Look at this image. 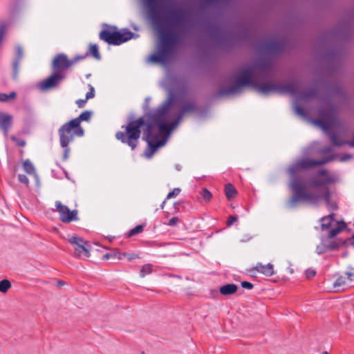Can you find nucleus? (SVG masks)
Segmentation results:
<instances>
[{"label":"nucleus","instance_id":"obj_1","mask_svg":"<svg viewBox=\"0 0 354 354\" xmlns=\"http://www.w3.org/2000/svg\"><path fill=\"white\" fill-rule=\"evenodd\" d=\"M161 44L156 54L150 57V60L153 62L165 64L174 53L175 46L178 43L179 37L177 33H171L161 31L160 34Z\"/></svg>","mask_w":354,"mask_h":354},{"label":"nucleus","instance_id":"obj_2","mask_svg":"<svg viewBox=\"0 0 354 354\" xmlns=\"http://www.w3.org/2000/svg\"><path fill=\"white\" fill-rule=\"evenodd\" d=\"M174 101V95L170 94L153 115L159 131L162 133H170L179 124L176 119L170 123L166 122L170 118V109Z\"/></svg>","mask_w":354,"mask_h":354},{"label":"nucleus","instance_id":"obj_3","mask_svg":"<svg viewBox=\"0 0 354 354\" xmlns=\"http://www.w3.org/2000/svg\"><path fill=\"white\" fill-rule=\"evenodd\" d=\"M144 124L145 120L142 118L131 121L125 127L124 132L118 131L115 133V138L122 143L128 145L132 150H134L140 137V129Z\"/></svg>","mask_w":354,"mask_h":354},{"label":"nucleus","instance_id":"obj_4","mask_svg":"<svg viewBox=\"0 0 354 354\" xmlns=\"http://www.w3.org/2000/svg\"><path fill=\"white\" fill-rule=\"evenodd\" d=\"M59 142L62 147H66L75 137H82L84 130L75 120H71L60 127L58 130Z\"/></svg>","mask_w":354,"mask_h":354},{"label":"nucleus","instance_id":"obj_5","mask_svg":"<svg viewBox=\"0 0 354 354\" xmlns=\"http://www.w3.org/2000/svg\"><path fill=\"white\" fill-rule=\"evenodd\" d=\"M133 36V33L129 30H102L99 34V37L101 40L111 45H120L129 40Z\"/></svg>","mask_w":354,"mask_h":354},{"label":"nucleus","instance_id":"obj_6","mask_svg":"<svg viewBox=\"0 0 354 354\" xmlns=\"http://www.w3.org/2000/svg\"><path fill=\"white\" fill-rule=\"evenodd\" d=\"M67 240L73 246L74 257L86 259L91 256V246L89 242L78 236H69Z\"/></svg>","mask_w":354,"mask_h":354},{"label":"nucleus","instance_id":"obj_7","mask_svg":"<svg viewBox=\"0 0 354 354\" xmlns=\"http://www.w3.org/2000/svg\"><path fill=\"white\" fill-rule=\"evenodd\" d=\"M256 89L263 94H268L270 92H278L281 93H290L296 95L298 92V87L295 84H263L255 85Z\"/></svg>","mask_w":354,"mask_h":354},{"label":"nucleus","instance_id":"obj_8","mask_svg":"<svg viewBox=\"0 0 354 354\" xmlns=\"http://www.w3.org/2000/svg\"><path fill=\"white\" fill-rule=\"evenodd\" d=\"M254 66H249L242 70L240 74L236 76L235 82L236 85L230 88L226 94H232L238 93L241 87L252 85V77L255 71Z\"/></svg>","mask_w":354,"mask_h":354},{"label":"nucleus","instance_id":"obj_9","mask_svg":"<svg viewBox=\"0 0 354 354\" xmlns=\"http://www.w3.org/2000/svg\"><path fill=\"white\" fill-rule=\"evenodd\" d=\"M321 118L315 120V123L320 127L325 132L337 125L338 122L335 111L330 108L321 111Z\"/></svg>","mask_w":354,"mask_h":354},{"label":"nucleus","instance_id":"obj_10","mask_svg":"<svg viewBox=\"0 0 354 354\" xmlns=\"http://www.w3.org/2000/svg\"><path fill=\"white\" fill-rule=\"evenodd\" d=\"M84 57H76L73 59H68L65 54L60 53L57 55L52 62V68L53 71H61L68 69L74 65L79 59Z\"/></svg>","mask_w":354,"mask_h":354},{"label":"nucleus","instance_id":"obj_11","mask_svg":"<svg viewBox=\"0 0 354 354\" xmlns=\"http://www.w3.org/2000/svg\"><path fill=\"white\" fill-rule=\"evenodd\" d=\"M55 207L59 213V219L63 223H68L78 219L77 210H70L66 205L59 201L55 202Z\"/></svg>","mask_w":354,"mask_h":354},{"label":"nucleus","instance_id":"obj_12","mask_svg":"<svg viewBox=\"0 0 354 354\" xmlns=\"http://www.w3.org/2000/svg\"><path fill=\"white\" fill-rule=\"evenodd\" d=\"M65 78V75L61 71H53L46 79L39 83V87L41 91H48L58 86Z\"/></svg>","mask_w":354,"mask_h":354},{"label":"nucleus","instance_id":"obj_13","mask_svg":"<svg viewBox=\"0 0 354 354\" xmlns=\"http://www.w3.org/2000/svg\"><path fill=\"white\" fill-rule=\"evenodd\" d=\"M290 186L295 194L289 201L290 205L292 206L297 201L301 200L306 192L305 190L304 186L296 178L291 181Z\"/></svg>","mask_w":354,"mask_h":354},{"label":"nucleus","instance_id":"obj_14","mask_svg":"<svg viewBox=\"0 0 354 354\" xmlns=\"http://www.w3.org/2000/svg\"><path fill=\"white\" fill-rule=\"evenodd\" d=\"M198 110V106L194 100L183 101L180 104V111L176 120L180 122L185 115L196 113Z\"/></svg>","mask_w":354,"mask_h":354},{"label":"nucleus","instance_id":"obj_15","mask_svg":"<svg viewBox=\"0 0 354 354\" xmlns=\"http://www.w3.org/2000/svg\"><path fill=\"white\" fill-rule=\"evenodd\" d=\"M333 160L332 158H324L320 160H313L309 158H302L297 160L301 169H309L313 167L324 165Z\"/></svg>","mask_w":354,"mask_h":354},{"label":"nucleus","instance_id":"obj_16","mask_svg":"<svg viewBox=\"0 0 354 354\" xmlns=\"http://www.w3.org/2000/svg\"><path fill=\"white\" fill-rule=\"evenodd\" d=\"M151 127L150 124L147 125V141L150 147L151 153L148 155L149 157H151V155L158 149V147L163 146L166 140H161L158 141L154 140L153 136L151 133Z\"/></svg>","mask_w":354,"mask_h":354},{"label":"nucleus","instance_id":"obj_17","mask_svg":"<svg viewBox=\"0 0 354 354\" xmlns=\"http://www.w3.org/2000/svg\"><path fill=\"white\" fill-rule=\"evenodd\" d=\"M12 122V116L11 115L0 112V129L3 131L5 136L8 135Z\"/></svg>","mask_w":354,"mask_h":354},{"label":"nucleus","instance_id":"obj_18","mask_svg":"<svg viewBox=\"0 0 354 354\" xmlns=\"http://www.w3.org/2000/svg\"><path fill=\"white\" fill-rule=\"evenodd\" d=\"M253 270L266 276V277H271L276 274L273 264L270 263L266 265H263L262 263H258L253 268Z\"/></svg>","mask_w":354,"mask_h":354},{"label":"nucleus","instance_id":"obj_19","mask_svg":"<svg viewBox=\"0 0 354 354\" xmlns=\"http://www.w3.org/2000/svg\"><path fill=\"white\" fill-rule=\"evenodd\" d=\"M23 57V50L19 46L17 47V56L12 64L13 77L17 78L19 72V65Z\"/></svg>","mask_w":354,"mask_h":354},{"label":"nucleus","instance_id":"obj_20","mask_svg":"<svg viewBox=\"0 0 354 354\" xmlns=\"http://www.w3.org/2000/svg\"><path fill=\"white\" fill-rule=\"evenodd\" d=\"M333 286L335 288H342V289H345L348 287L352 286V284L348 280L346 274L344 273V275H341L336 279L333 283Z\"/></svg>","mask_w":354,"mask_h":354},{"label":"nucleus","instance_id":"obj_21","mask_svg":"<svg viewBox=\"0 0 354 354\" xmlns=\"http://www.w3.org/2000/svg\"><path fill=\"white\" fill-rule=\"evenodd\" d=\"M238 290V286L234 283H228L221 286L219 292L223 295H230L235 293Z\"/></svg>","mask_w":354,"mask_h":354},{"label":"nucleus","instance_id":"obj_22","mask_svg":"<svg viewBox=\"0 0 354 354\" xmlns=\"http://www.w3.org/2000/svg\"><path fill=\"white\" fill-rule=\"evenodd\" d=\"M321 198V196L312 192H306L301 201L308 202L313 205H317Z\"/></svg>","mask_w":354,"mask_h":354},{"label":"nucleus","instance_id":"obj_23","mask_svg":"<svg viewBox=\"0 0 354 354\" xmlns=\"http://www.w3.org/2000/svg\"><path fill=\"white\" fill-rule=\"evenodd\" d=\"M333 216H334V214H330L328 216H324V217L322 218V219H321V223H322L321 227H322V230H328V229H329L331 227L332 223L334 222Z\"/></svg>","mask_w":354,"mask_h":354},{"label":"nucleus","instance_id":"obj_24","mask_svg":"<svg viewBox=\"0 0 354 354\" xmlns=\"http://www.w3.org/2000/svg\"><path fill=\"white\" fill-rule=\"evenodd\" d=\"M87 54L91 55L97 60H100L101 59L98 46L95 44H91L88 46Z\"/></svg>","mask_w":354,"mask_h":354},{"label":"nucleus","instance_id":"obj_25","mask_svg":"<svg viewBox=\"0 0 354 354\" xmlns=\"http://www.w3.org/2000/svg\"><path fill=\"white\" fill-rule=\"evenodd\" d=\"M225 193L227 198L228 200H231L232 198L236 196L237 191L234 186H233L231 183H228L225 186Z\"/></svg>","mask_w":354,"mask_h":354},{"label":"nucleus","instance_id":"obj_26","mask_svg":"<svg viewBox=\"0 0 354 354\" xmlns=\"http://www.w3.org/2000/svg\"><path fill=\"white\" fill-rule=\"evenodd\" d=\"M91 111H84L77 118H75L73 120H76L77 124H80L82 121L88 122L91 118Z\"/></svg>","mask_w":354,"mask_h":354},{"label":"nucleus","instance_id":"obj_27","mask_svg":"<svg viewBox=\"0 0 354 354\" xmlns=\"http://www.w3.org/2000/svg\"><path fill=\"white\" fill-rule=\"evenodd\" d=\"M23 168L30 175L36 174L35 168L29 160H26L23 162Z\"/></svg>","mask_w":354,"mask_h":354},{"label":"nucleus","instance_id":"obj_28","mask_svg":"<svg viewBox=\"0 0 354 354\" xmlns=\"http://www.w3.org/2000/svg\"><path fill=\"white\" fill-rule=\"evenodd\" d=\"M338 226L336 227L331 228L328 234V238H333L336 235H337L343 229L344 227V223H338Z\"/></svg>","mask_w":354,"mask_h":354},{"label":"nucleus","instance_id":"obj_29","mask_svg":"<svg viewBox=\"0 0 354 354\" xmlns=\"http://www.w3.org/2000/svg\"><path fill=\"white\" fill-rule=\"evenodd\" d=\"M338 226L336 227L331 228L328 234V238H333L336 235H337L343 229L344 227V223H338Z\"/></svg>","mask_w":354,"mask_h":354},{"label":"nucleus","instance_id":"obj_30","mask_svg":"<svg viewBox=\"0 0 354 354\" xmlns=\"http://www.w3.org/2000/svg\"><path fill=\"white\" fill-rule=\"evenodd\" d=\"M152 272V265L150 263H147L142 266L140 271V277H145L147 275L150 274Z\"/></svg>","mask_w":354,"mask_h":354},{"label":"nucleus","instance_id":"obj_31","mask_svg":"<svg viewBox=\"0 0 354 354\" xmlns=\"http://www.w3.org/2000/svg\"><path fill=\"white\" fill-rule=\"evenodd\" d=\"M301 169V168H300L297 161H296L288 168V173L291 177H293Z\"/></svg>","mask_w":354,"mask_h":354},{"label":"nucleus","instance_id":"obj_32","mask_svg":"<svg viewBox=\"0 0 354 354\" xmlns=\"http://www.w3.org/2000/svg\"><path fill=\"white\" fill-rule=\"evenodd\" d=\"M117 257L118 259H122V258H127L129 261L139 258V256L134 253H121L119 252L117 254Z\"/></svg>","mask_w":354,"mask_h":354},{"label":"nucleus","instance_id":"obj_33","mask_svg":"<svg viewBox=\"0 0 354 354\" xmlns=\"http://www.w3.org/2000/svg\"><path fill=\"white\" fill-rule=\"evenodd\" d=\"M11 287V283L8 279H3L0 281V292L6 293Z\"/></svg>","mask_w":354,"mask_h":354},{"label":"nucleus","instance_id":"obj_34","mask_svg":"<svg viewBox=\"0 0 354 354\" xmlns=\"http://www.w3.org/2000/svg\"><path fill=\"white\" fill-rule=\"evenodd\" d=\"M17 96V93L15 92H11L10 94L6 93H0V101L1 102H7L10 100L15 99Z\"/></svg>","mask_w":354,"mask_h":354},{"label":"nucleus","instance_id":"obj_35","mask_svg":"<svg viewBox=\"0 0 354 354\" xmlns=\"http://www.w3.org/2000/svg\"><path fill=\"white\" fill-rule=\"evenodd\" d=\"M143 228H144L143 225H138L136 226L134 228H133L129 231V232L127 234V236L131 237V236H133L139 233H141L143 231Z\"/></svg>","mask_w":354,"mask_h":354},{"label":"nucleus","instance_id":"obj_36","mask_svg":"<svg viewBox=\"0 0 354 354\" xmlns=\"http://www.w3.org/2000/svg\"><path fill=\"white\" fill-rule=\"evenodd\" d=\"M200 194L205 202H209L212 198V193L207 188L203 189Z\"/></svg>","mask_w":354,"mask_h":354},{"label":"nucleus","instance_id":"obj_37","mask_svg":"<svg viewBox=\"0 0 354 354\" xmlns=\"http://www.w3.org/2000/svg\"><path fill=\"white\" fill-rule=\"evenodd\" d=\"M348 276V280L351 283L352 286L354 285V266L348 267V270L345 272Z\"/></svg>","mask_w":354,"mask_h":354},{"label":"nucleus","instance_id":"obj_38","mask_svg":"<svg viewBox=\"0 0 354 354\" xmlns=\"http://www.w3.org/2000/svg\"><path fill=\"white\" fill-rule=\"evenodd\" d=\"M329 136L332 144L334 145L341 146L344 143L338 140L337 136L335 133H330Z\"/></svg>","mask_w":354,"mask_h":354},{"label":"nucleus","instance_id":"obj_39","mask_svg":"<svg viewBox=\"0 0 354 354\" xmlns=\"http://www.w3.org/2000/svg\"><path fill=\"white\" fill-rule=\"evenodd\" d=\"M326 183L323 180L313 179L310 182V185L314 187H319L323 186Z\"/></svg>","mask_w":354,"mask_h":354},{"label":"nucleus","instance_id":"obj_40","mask_svg":"<svg viewBox=\"0 0 354 354\" xmlns=\"http://www.w3.org/2000/svg\"><path fill=\"white\" fill-rule=\"evenodd\" d=\"M180 191L181 190L180 188H174L171 192L168 193L166 198L170 199V198L176 197L177 196L179 195V194L180 193Z\"/></svg>","mask_w":354,"mask_h":354},{"label":"nucleus","instance_id":"obj_41","mask_svg":"<svg viewBox=\"0 0 354 354\" xmlns=\"http://www.w3.org/2000/svg\"><path fill=\"white\" fill-rule=\"evenodd\" d=\"M18 180L20 183L25 184L26 186H28V185H29V180H28V177L24 174H19L18 175Z\"/></svg>","mask_w":354,"mask_h":354},{"label":"nucleus","instance_id":"obj_42","mask_svg":"<svg viewBox=\"0 0 354 354\" xmlns=\"http://www.w3.org/2000/svg\"><path fill=\"white\" fill-rule=\"evenodd\" d=\"M89 86V91L86 94V98L87 100L88 99L93 98L95 96L94 88L91 85Z\"/></svg>","mask_w":354,"mask_h":354},{"label":"nucleus","instance_id":"obj_43","mask_svg":"<svg viewBox=\"0 0 354 354\" xmlns=\"http://www.w3.org/2000/svg\"><path fill=\"white\" fill-rule=\"evenodd\" d=\"M332 248L330 246L324 245V244H321L317 246V250L319 254H322L326 251L328 249H331Z\"/></svg>","mask_w":354,"mask_h":354},{"label":"nucleus","instance_id":"obj_44","mask_svg":"<svg viewBox=\"0 0 354 354\" xmlns=\"http://www.w3.org/2000/svg\"><path fill=\"white\" fill-rule=\"evenodd\" d=\"M315 274L316 271L312 268H308L306 270V276L308 279L313 277Z\"/></svg>","mask_w":354,"mask_h":354},{"label":"nucleus","instance_id":"obj_45","mask_svg":"<svg viewBox=\"0 0 354 354\" xmlns=\"http://www.w3.org/2000/svg\"><path fill=\"white\" fill-rule=\"evenodd\" d=\"M238 219V217L234 215L230 216L227 221V225L230 226L232 225L234 222H236Z\"/></svg>","mask_w":354,"mask_h":354},{"label":"nucleus","instance_id":"obj_46","mask_svg":"<svg viewBox=\"0 0 354 354\" xmlns=\"http://www.w3.org/2000/svg\"><path fill=\"white\" fill-rule=\"evenodd\" d=\"M241 287L245 289L250 290L253 288V284L248 281L241 282Z\"/></svg>","mask_w":354,"mask_h":354},{"label":"nucleus","instance_id":"obj_47","mask_svg":"<svg viewBox=\"0 0 354 354\" xmlns=\"http://www.w3.org/2000/svg\"><path fill=\"white\" fill-rule=\"evenodd\" d=\"M12 140L15 141L19 147H24L26 145V142L24 140L17 139L15 137H12Z\"/></svg>","mask_w":354,"mask_h":354},{"label":"nucleus","instance_id":"obj_48","mask_svg":"<svg viewBox=\"0 0 354 354\" xmlns=\"http://www.w3.org/2000/svg\"><path fill=\"white\" fill-rule=\"evenodd\" d=\"M179 219L178 217H173L171 218L168 223V225L170 226H175L178 223Z\"/></svg>","mask_w":354,"mask_h":354},{"label":"nucleus","instance_id":"obj_49","mask_svg":"<svg viewBox=\"0 0 354 354\" xmlns=\"http://www.w3.org/2000/svg\"><path fill=\"white\" fill-rule=\"evenodd\" d=\"M86 102H87L86 99H84V100L80 99L76 101V104L78 106V107L82 108L84 106Z\"/></svg>","mask_w":354,"mask_h":354},{"label":"nucleus","instance_id":"obj_50","mask_svg":"<svg viewBox=\"0 0 354 354\" xmlns=\"http://www.w3.org/2000/svg\"><path fill=\"white\" fill-rule=\"evenodd\" d=\"M152 20L155 25H157L159 22L158 17L156 15V14L153 13L152 14Z\"/></svg>","mask_w":354,"mask_h":354},{"label":"nucleus","instance_id":"obj_51","mask_svg":"<svg viewBox=\"0 0 354 354\" xmlns=\"http://www.w3.org/2000/svg\"><path fill=\"white\" fill-rule=\"evenodd\" d=\"M64 148H65V149H64L63 158H64V160H66L68 158V153H69V148L68 147H64Z\"/></svg>","mask_w":354,"mask_h":354},{"label":"nucleus","instance_id":"obj_52","mask_svg":"<svg viewBox=\"0 0 354 354\" xmlns=\"http://www.w3.org/2000/svg\"><path fill=\"white\" fill-rule=\"evenodd\" d=\"M331 148L330 147H325V148H323L321 151L322 153H330L331 151Z\"/></svg>","mask_w":354,"mask_h":354},{"label":"nucleus","instance_id":"obj_53","mask_svg":"<svg viewBox=\"0 0 354 354\" xmlns=\"http://www.w3.org/2000/svg\"><path fill=\"white\" fill-rule=\"evenodd\" d=\"M296 111L299 115H304V110L300 107H297Z\"/></svg>","mask_w":354,"mask_h":354},{"label":"nucleus","instance_id":"obj_54","mask_svg":"<svg viewBox=\"0 0 354 354\" xmlns=\"http://www.w3.org/2000/svg\"><path fill=\"white\" fill-rule=\"evenodd\" d=\"M148 5L150 6V7H152L153 5H154V3H155V0H146Z\"/></svg>","mask_w":354,"mask_h":354},{"label":"nucleus","instance_id":"obj_55","mask_svg":"<svg viewBox=\"0 0 354 354\" xmlns=\"http://www.w3.org/2000/svg\"><path fill=\"white\" fill-rule=\"evenodd\" d=\"M326 173L327 172H326V170L322 169V170L319 171L318 174L320 175V176H326Z\"/></svg>","mask_w":354,"mask_h":354},{"label":"nucleus","instance_id":"obj_56","mask_svg":"<svg viewBox=\"0 0 354 354\" xmlns=\"http://www.w3.org/2000/svg\"><path fill=\"white\" fill-rule=\"evenodd\" d=\"M324 198H325V200H326V201H328V199H329V192H328V189H326V194H325V195H324Z\"/></svg>","mask_w":354,"mask_h":354},{"label":"nucleus","instance_id":"obj_57","mask_svg":"<svg viewBox=\"0 0 354 354\" xmlns=\"http://www.w3.org/2000/svg\"><path fill=\"white\" fill-rule=\"evenodd\" d=\"M351 241V244L354 246V233H353V235L352 236Z\"/></svg>","mask_w":354,"mask_h":354},{"label":"nucleus","instance_id":"obj_58","mask_svg":"<svg viewBox=\"0 0 354 354\" xmlns=\"http://www.w3.org/2000/svg\"><path fill=\"white\" fill-rule=\"evenodd\" d=\"M58 284H59V285H63V284H64V282H63V281H59V282H58Z\"/></svg>","mask_w":354,"mask_h":354},{"label":"nucleus","instance_id":"obj_59","mask_svg":"<svg viewBox=\"0 0 354 354\" xmlns=\"http://www.w3.org/2000/svg\"><path fill=\"white\" fill-rule=\"evenodd\" d=\"M322 354H329L327 351H324Z\"/></svg>","mask_w":354,"mask_h":354},{"label":"nucleus","instance_id":"obj_60","mask_svg":"<svg viewBox=\"0 0 354 354\" xmlns=\"http://www.w3.org/2000/svg\"><path fill=\"white\" fill-rule=\"evenodd\" d=\"M104 258L107 259V258H108V255H107V254H105V255L104 256Z\"/></svg>","mask_w":354,"mask_h":354},{"label":"nucleus","instance_id":"obj_61","mask_svg":"<svg viewBox=\"0 0 354 354\" xmlns=\"http://www.w3.org/2000/svg\"><path fill=\"white\" fill-rule=\"evenodd\" d=\"M337 205H335L334 206V207H333V208H334V209H337Z\"/></svg>","mask_w":354,"mask_h":354}]
</instances>
